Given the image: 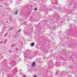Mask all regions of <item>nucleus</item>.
<instances>
[{"label":"nucleus","mask_w":77,"mask_h":77,"mask_svg":"<svg viewBox=\"0 0 77 77\" xmlns=\"http://www.w3.org/2000/svg\"><path fill=\"white\" fill-rule=\"evenodd\" d=\"M34 77H37V76H36V75H35Z\"/></svg>","instance_id":"nucleus-5"},{"label":"nucleus","mask_w":77,"mask_h":77,"mask_svg":"<svg viewBox=\"0 0 77 77\" xmlns=\"http://www.w3.org/2000/svg\"><path fill=\"white\" fill-rule=\"evenodd\" d=\"M20 31H21V29H19L18 30V32H20Z\"/></svg>","instance_id":"nucleus-6"},{"label":"nucleus","mask_w":77,"mask_h":77,"mask_svg":"<svg viewBox=\"0 0 77 77\" xmlns=\"http://www.w3.org/2000/svg\"><path fill=\"white\" fill-rule=\"evenodd\" d=\"M34 45H35V44L33 43H32L31 44V46H33Z\"/></svg>","instance_id":"nucleus-3"},{"label":"nucleus","mask_w":77,"mask_h":77,"mask_svg":"<svg viewBox=\"0 0 77 77\" xmlns=\"http://www.w3.org/2000/svg\"><path fill=\"white\" fill-rule=\"evenodd\" d=\"M34 10L35 11H37V10H38V9H37V8H34Z\"/></svg>","instance_id":"nucleus-4"},{"label":"nucleus","mask_w":77,"mask_h":77,"mask_svg":"<svg viewBox=\"0 0 77 77\" xmlns=\"http://www.w3.org/2000/svg\"><path fill=\"white\" fill-rule=\"evenodd\" d=\"M35 63L33 62L32 64V66H35Z\"/></svg>","instance_id":"nucleus-1"},{"label":"nucleus","mask_w":77,"mask_h":77,"mask_svg":"<svg viewBox=\"0 0 77 77\" xmlns=\"http://www.w3.org/2000/svg\"><path fill=\"white\" fill-rule=\"evenodd\" d=\"M15 15H17V13H18V10H16L15 12Z\"/></svg>","instance_id":"nucleus-2"}]
</instances>
